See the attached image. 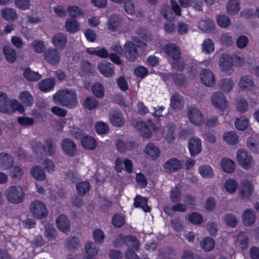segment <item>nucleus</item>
Masks as SVG:
<instances>
[{"label": "nucleus", "instance_id": "f257e3e1", "mask_svg": "<svg viewBox=\"0 0 259 259\" xmlns=\"http://www.w3.org/2000/svg\"><path fill=\"white\" fill-rule=\"evenodd\" d=\"M76 93L72 90H60L53 96V100L58 105L73 108L77 105Z\"/></svg>", "mask_w": 259, "mask_h": 259}, {"label": "nucleus", "instance_id": "f03ea898", "mask_svg": "<svg viewBox=\"0 0 259 259\" xmlns=\"http://www.w3.org/2000/svg\"><path fill=\"white\" fill-rule=\"evenodd\" d=\"M5 194L8 201L14 204L21 203L25 196L23 190L20 187L16 186L9 187Z\"/></svg>", "mask_w": 259, "mask_h": 259}, {"label": "nucleus", "instance_id": "7ed1b4c3", "mask_svg": "<svg viewBox=\"0 0 259 259\" xmlns=\"http://www.w3.org/2000/svg\"><path fill=\"white\" fill-rule=\"evenodd\" d=\"M146 46V44L143 42L139 41V44L136 45L132 41H127L123 46V55L128 61L134 62L139 56L137 47L144 48Z\"/></svg>", "mask_w": 259, "mask_h": 259}, {"label": "nucleus", "instance_id": "20e7f679", "mask_svg": "<svg viewBox=\"0 0 259 259\" xmlns=\"http://www.w3.org/2000/svg\"><path fill=\"white\" fill-rule=\"evenodd\" d=\"M29 210L34 217L39 219L46 217L48 213L45 204L38 200H34L31 203Z\"/></svg>", "mask_w": 259, "mask_h": 259}, {"label": "nucleus", "instance_id": "39448f33", "mask_svg": "<svg viewBox=\"0 0 259 259\" xmlns=\"http://www.w3.org/2000/svg\"><path fill=\"white\" fill-rule=\"evenodd\" d=\"M237 159L239 164L244 168L248 169L254 164L252 156L244 150H239L237 153Z\"/></svg>", "mask_w": 259, "mask_h": 259}, {"label": "nucleus", "instance_id": "423d86ee", "mask_svg": "<svg viewBox=\"0 0 259 259\" xmlns=\"http://www.w3.org/2000/svg\"><path fill=\"white\" fill-rule=\"evenodd\" d=\"M44 58L50 64L57 65L60 61L61 53L58 49L50 48L45 51Z\"/></svg>", "mask_w": 259, "mask_h": 259}, {"label": "nucleus", "instance_id": "0eeeda50", "mask_svg": "<svg viewBox=\"0 0 259 259\" xmlns=\"http://www.w3.org/2000/svg\"><path fill=\"white\" fill-rule=\"evenodd\" d=\"M187 116L190 121L193 124L199 125L203 122V115L197 108L191 106L187 109Z\"/></svg>", "mask_w": 259, "mask_h": 259}, {"label": "nucleus", "instance_id": "6e6552de", "mask_svg": "<svg viewBox=\"0 0 259 259\" xmlns=\"http://www.w3.org/2000/svg\"><path fill=\"white\" fill-rule=\"evenodd\" d=\"M212 104L221 110H224L227 108L228 101L221 92H216L211 96Z\"/></svg>", "mask_w": 259, "mask_h": 259}, {"label": "nucleus", "instance_id": "1a4fd4ad", "mask_svg": "<svg viewBox=\"0 0 259 259\" xmlns=\"http://www.w3.org/2000/svg\"><path fill=\"white\" fill-rule=\"evenodd\" d=\"M61 147L63 152L69 157L74 156L77 153V148L75 144L69 138L63 139Z\"/></svg>", "mask_w": 259, "mask_h": 259}, {"label": "nucleus", "instance_id": "9d476101", "mask_svg": "<svg viewBox=\"0 0 259 259\" xmlns=\"http://www.w3.org/2000/svg\"><path fill=\"white\" fill-rule=\"evenodd\" d=\"M201 82L205 86L211 87L215 83V77L211 71L207 69H202L200 73Z\"/></svg>", "mask_w": 259, "mask_h": 259}, {"label": "nucleus", "instance_id": "9b49d317", "mask_svg": "<svg viewBox=\"0 0 259 259\" xmlns=\"http://www.w3.org/2000/svg\"><path fill=\"white\" fill-rule=\"evenodd\" d=\"M220 64L222 71L231 73L233 72L232 59L228 54H223L220 59Z\"/></svg>", "mask_w": 259, "mask_h": 259}, {"label": "nucleus", "instance_id": "f8f14e48", "mask_svg": "<svg viewBox=\"0 0 259 259\" xmlns=\"http://www.w3.org/2000/svg\"><path fill=\"white\" fill-rule=\"evenodd\" d=\"M188 147L192 156H196L201 150V141L195 137L191 138L188 142Z\"/></svg>", "mask_w": 259, "mask_h": 259}, {"label": "nucleus", "instance_id": "ddd939ff", "mask_svg": "<svg viewBox=\"0 0 259 259\" xmlns=\"http://www.w3.org/2000/svg\"><path fill=\"white\" fill-rule=\"evenodd\" d=\"M110 122L116 126H122L124 125V118L122 113L119 110H114L109 113Z\"/></svg>", "mask_w": 259, "mask_h": 259}, {"label": "nucleus", "instance_id": "4468645a", "mask_svg": "<svg viewBox=\"0 0 259 259\" xmlns=\"http://www.w3.org/2000/svg\"><path fill=\"white\" fill-rule=\"evenodd\" d=\"M100 72L105 77H111L114 74L113 65L107 61H103L98 65Z\"/></svg>", "mask_w": 259, "mask_h": 259}, {"label": "nucleus", "instance_id": "2eb2a0df", "mask_svg": "<svg viewBox=\"0 0 259 259\" xmlns=\"http://www.w3.org/2000/svg\"><path fill=\"white\" fill-rule=\"evenodd\" d=\"M56 222L58 229L62 232L67 233L70 231V222L66 216L60 215Z\"/></svg>", "mask_w": 259, "mask_h": 259}, {"label": "nucleus", "instance_id": "dca6fc26", "mask_svg": "<svg viewBox=\"0 0 259 259\" xmlns=\"http://www.w3.org/2000/svg\"><path fill=\"white\" fill-rule=\"evenodd\" d=\"M182 166L181 161L176 158H171L165 162L163 167L167 172H173Z\"/></svg>", "mask_w": 259, "mask_h": 259}, {"label": "nucleus", "instance_id": "f3484780", "mask_svg": "<svg viewBox=\"0 0 259 259\" xmlns=\"http://www.w3.org/2000/svg\"><path fill=\"white\" fill-rule=\"evenodd\" d=\"M184 104L183 98L180 94L175 93L171 97L170 107L172 110L176 111L181 110L184 106Z\"/></svg>", "mask_w": 259, "mask_h": 259}, {"label": "nucleus", "instance_id": "a211bd4d", "mask_svg": "<svg viewBox=\"0 0 259 259\" xmlns=\"http://www.w3.org/2000/svg\"><path fill=\"white\" fill-rule=\"evenodd\" d=\"M67 40L66 34L63 33H58L53 36L52 42L55 47L63 50L66 47Z\"/></svg>", "mask_w": 259, "mask_h": 259}, {"label": "nucleus", "instance_id": "6ab92c4d", "mask_svg": "<svg viewBox=\"0 0 259 259\" xmlns=\"http://www.w3.org/2000/svg\"><path fill=\"white\" fill-rule=\"evenodd\" d=\"M164 50L166 54L172 59L179 58L181 57L180 48L174 44L166 45Z\"/></svg>", "mask_w": 259, "mask_h": 259}, {"label": "nucleus", "instance_id": "aec40b11", "mask_svg": "<svg viewBox=\"0 0 259 259\" xmlns=\"http://www.w3.org/2000/svg\"><path fill=\"white\" fill-rule=\"evenodd\" d=\"M82 147L87 150H92L95 149L97 145L96 140L90 136H84L81 139Z\"/></svg>", "mask_w": 259, "mask_h": 259}, {"label": "nucleus", "instance_id": "412c9836", "mask_svg": "<svg viewBox=\"0 0 259 259\" xmlns=\"http://www.w3.org/2000/svg\"><path fill=\"white\" fill-rule=\"evenodd\" d=\"M241 184L242 188L240 192V195L242 198H248L253 193V185L251 182L246 180L243 181Z\"/></svg>", "mask_w": 259, "mask_h": 259}, {"label": "nucleus", "instance_id": "4be33fe9", "mask_svg": "<svg viewBox=\"0 0 259 259\" xmlns=\"http://www.w3.org/2000/svg\"><path fill=\"white\" fill-rule=\"evenodd\" d=\"M226 11L230 16L236 15L240 9L239 0H229L226 4Z\"/></svg>", "mask_w": 259, "mask_h": 259}, {"label": "nucleus", "instance_id": "5701e85b", "mask_svg": "<svg viewBox=\"0 0 259 259\" xmlns=\"http://www.w3.org/2000/svg\"><path fill=\"white\" fill-rule=\"evenodd\" d=\"M13 164V158L6 153H0V167L4 169L10 168Z\"/></svg>", "mask_w": 259, "mask_h": 259}, {"label": "nucleus", "instance_id": "b1692460", "mask_svg": "<svg viewBox=\"0 0 259 259\" xmlns=\"http://www.w3.org/2000/svg\"><path fill=\"white\" fill-rule=\"evenodd\" d=\"M10 100L7 94L3 92H0V112L11 114L12 111L10 110Z\"/></svg>", "mask_w": 259, "mask_h": 259}, {"label": "nucleus", "instance_id": "393cba45", "mask_svg": "<svg viewBox=\"0 0 259 259\" xmlns=\"http://www.w3.org/2000/svg\"><path fill=\"white\" fill-rule=\"evenodd\" d=\"M144 152L152 159H155L158 158L160 153L159 149L151 142L147 144L144 150Z\"/></svg>", "mask_w": 259, "mask_h": 259}, {"label": "nucleus", "instance_id": "a878e982", "mask_svg": "<svg viewBox=\"0 0 259 259\" xmlns=\"http://www.w3.org/2000/svg\"><path fill=\"white\" fill-rule=\"evenodd\" d=\"M243 222L246 226H251L256 220L254 211L251 209H247L242 214Z\"/></svg>", "mask_w": 259, "mask_h": 259}, {"label": "nucleus", "instance_id": "bb28decb", "mask_svg": "<svg viewBox=\"0 0 259 259\" xmlns=\"http://www.w3.org/2000/svg\"><path fill=\"white\" fill-rule=\"evenodd\" d=\"M234 85L233 80L231 78H225L221 79L219 82V86L221 91L225 93H229Z\"/></svg>", "mask_w": 259, "mask_h": 259}, {"label": "nucleus", "instance_id": "cd10ccee", "mask_svg": "<svg viewBox=\"0 0 259 259\" xmlns=\"http://www.w3.org/2000/svg\"><path fill=\"white\" fill-rule=\"evenodd\" d=\"M214 23L209 18L200 20L198 24V28L206 32L212 31L214 30Z\"/></svg>", "mask_w": 259, "mask_h": 259}, {"label": "nucleus", "instance_id": "c85d7f7f", "mask_svg": "<svg viewBox=\"0 0 259 259\" xmlns=\"http://www.w3.org/2000/svg\"><path fill=\"white\" fill-rule=\"evenodd\" d=\"M55 84V80L53 78L43 79L38 82V85L40 90L44 92L51 91Z\"/></svg>", "mask_w": 259, "mask_h": 259}, {"label": "nucleus", "instance_id": "c756f323", "mask_svg": "<svg viewBox=\"0 0 259 259\" xmlns=\"http://www.w3.org/2000/svg\"><path fill=\"white\" fill-rule=\"evenodd\" d=\"M6 60L9 63H13L17 58L16 51L10 46H4L3 49Z\"/></svg>", "mask_w": 259, "mask_h": 259}, {"label": "nucleus", "instance_id": "7c9ffc66", "mask_svg": "<svg viewBox=\"0 0 259 259\" xmlns=\"http://www.w3.org/2000/svg\"><path fill=\"white\" fill-rule=\"evenodd\" d=\"M65 27L69 33H74L79 30V24L75 19L69 18L65 22Z\"/></svg>", "mask_w": 259, "mask_h": 259}, {"label": "nucleus", "instance_id": "2f4dec72", "mask_svg": "<svg viewBox=\"0 0 259 259\" xmlns=\"http://www.w3.org/2000/svg\"><path fill=\"white\" fill-rule=\"evenodd\" d=\"M136 128L139 130L142 136L145 138H149L152 134L149 126L143 121H138L136 125Z\"/></svg>", "mask_w": 259, "mask_h": 259}, {"label": "nucleus", "instance_id": "473e14b6", "mask_svg": "<svg viewBox=\"0 0 259 259\" xmlns=\"http://www.w3.org/2000/svg\"><path fill=\"white\" fill-rule=\"evenodd\" d=\"M31 174L32 177L38 181L44 180L46 178V174L43 168L39 165H35L31 168Z\"/></svg>", "mask_w": 259, "mask_h": 259}, {"label": "nucleus", "instance_id": "72a5a7b5", "mask_svg": "<svg viewBox=\"0 0 259 259\" xmlns=\"http://www.w3.org/2000/svg\"><path fill=\"white\" fill-rule=\"evenodd\" d=\"M134 206L141 207L145 212H149L150 207L147 205V199L141 196H137L135 198Z\"/></svg>", "mask_w": 259, "mask_h": 259}, {"label": "nucleus", "instance_id": "f704fd0d", "mask_svg": "<svg viewBox=\"0 0 259 259\" xmlns=\"http://www.w3.org/2000/svg\"><path fill=\"white\" fill-rule=\"evenodd\" d=\"M3 17L7 21H13L17 18L16 10L11 8H6L1 11Z\"/></svg>", "mask_w": 259, "mask_h": 259}, {"label": "nucleus", "instance_id": "c9c22d12", "mask_svg": "<svg viewBox=\"0 0 259 259\" xmlns=\"http://www.w3.org/2000/svg\"><path fill=\"white\" fill-rule=\"evenodd\" d=\"M175 126L174 125L166 126L163 130V136L169 143H172L175 140Z\"/></svg>", "mask_w": 259, "mask_h": 259}, {"label": "nucleus", "instance_id": "e433bc0d", "mask_svg": "<svg viewBox=\"0 0 259 259\" xmlns=\"http://www.w3.org/2000/svg\"><path fill=\"white\" fill-rule=\"evenodd\" d=\"M201 248L205 251L208 252L212 250L215 245V242L213 239L211 237H205L203 238L200 243Z\"/></svg>", "mask_w": 259, "mask_h": 259}, {"label": "nucleus", "instance_id": "4c0bfd02", "mask_svg": "<svg viewBox=\"0 0 259 259\" xmlns=\"http://www.w3.org/2000/svg\"><path fill=\"white\" fill-rule=\"evenodd\" d=\"M24 77L29 81H36L41 77V75L32 70L30 68H26L23 73Z\"/></svg>", "mask_w": 259, "mask_h": 259}, {"label": "nucleus", "instance_id": "58836bf2", "mask_svg": "<svg viewBox=\"0 0 259 259\" xmlns=\"http://www.w3.org/2000/svg\"><path fill=\"white\" fill-rule=\"evenodd\" d=\"M19 100L26 106H31L33 104V97L27 91H23L19 94Z\"/></svg>", "mask_w": 259, "mask_h": 259}, {"label": "nucleus", "instance_id": "ea45409f", "mask_svg": "<svg viewBox=\"0 0 259 259\" xmlns=\"http://www.w3.org/2000/svg\"><path fill=\"white\" fill-rule=\"evenodd\" d=\"M221 165L223 170L227 173H231L235 169V163L231 159L223 158L221 161Z\"/></svg>", "mask_w": 259, "mask_h": 259}, {"label": "nucleus", "instance_id": "a19ab883", "mask_svg": "<svg viewBox=\"0 0 259 259\" xmlns=\"http://www.w3.org/2000/svg\"><path fill=\"white\" fill-rule=\"evenodd\" d=\"M239 85L243 90H250L253 87L254 83L249 76H245L241 78Z\"/></svg>", "mask_w": 259, "mask_h": 259}, {"label": "nucleus", "instance_id": "79ce46f5", "mask_svg": "<svg viewBox=\"0 0 259 259\" xmlns=\"http://www.w3.org/2000/svg\"><path fill=\"white\" fill-rule=\"evenodd\" d=\"M172 11L171 8L166 5H163L160 9L162 15L169 21L174 20L175 17Z\"/></svg>", "mask_w": 259, "mask_h": 259}, {"label": "nucleus", "instance_id": "37998d69", "mask_svg": "<svg viewBox=\"0 0 259 259\" xmlns=\"http://www.w3.org/2000/svg\"><path fill=\"white\" fill-rule=\"evenodd\" d=\"M119 18L116 15H112L109 18L107 22L108 29L112 31H115L119 26Z\"/></svg>", "mask_w": 259, "mask_h": 259}, {"label": "nucleus", "instance_id": "c03bdc74", "mask_svg": "<svg viewBox=\"0 0 259 259\" xmlns=\"http://www.w3.org/2000/svg\"><path fill=\"white\" fill-rule=\"evenodd\" d=\"M45 143L46 145V152L49 155H54L56 150L57 146L54 142V139L52 137L48 138L45 140Z\"/></svg>", "mask_w": 259, "mask_h": 259}, {"label": "nucleus", "instance_id": "a18cd8bd", "mask_svg": "<svg viewBox=\"0 0 259 259\" xmlns=\"http://www.w3.org/2000/svg\"><path fill=\"white\" fill-rule=\"evenodd\" d=\"M199 172L201 176L205 178H211L213 176V172L211 166L202 165L199 168Z\"/></svg>", "mask_w": 259, "mask_h": 259}, {"label": "nucleus", "instance_id": "49530a36", "mask_svg": "<svg viewBox=\"0 0 259 259\" xmlns=\"http://www.w3.org/2000/svg\"><path fill=\"white\" fill-rule=\"evenodd\" d=\"M45 235L49 240L51 241L55 239L56 236V230L53 225L47 224L45 226Z\"/></svg>", "mask_w": 259, "mask_h": 259}, {"label": "nucleus", "instance_id": "de8ad7c7", "mask_svg": "<svg viewBox=\"0 0 259 259\" xmlns=\"http://www.w3.org/2000/svg\"><path fill=\"white\" fill-rule=\"evenodd\" d=\"M124 243L130 248L138 250L139 249L138 240L132 235L125 236Z\"/></svg>", "mask_w": 259, "mask_h": 259}, {"label": "nucleus", "instance_id": "09e8293b", "mask_svg": "<svg viewBox=\"0 0 259 259\" xmlns=\"http://www.w3.org/2000/svg\"><path fill=\"white\" fill-rule=\"evenodd\" d=\"M216 18L218 25L222 28H227L230 25L231 20L226 15H217Z\"/></svg>", "mask_w": 259, "mask_h": 259}, {"label": "nucleus", "instance_id": "8fccbe9b", "mask_svg": "<svg viewBox=\"0 0 259 259\" xmlns=\"http://www.w3.org/2000/svg\"><path fill=\"white\" fill-rule=\"evenodd\" d=\"M10 110L12 111V113L16 111H19L21 113L24 112L23 106L16 100H11L9 101Z\"/></svg>", "mask_w": 259, "mask_h": 259}, {"label": "nucleus", "instance_id": "3c124183", "mask_svg": "<svg viewBox=\"0 0 259 259\" xmlns=\"http://www.w3.org/2000/svg\"><path fill=\"white\" fill-rule=\"evenodd\" d=\"M83 105L85 108L91 110L98 106V102L95 97H88L84 100Z\"/></svg>", "mask_w": 259, "mask_h": 259}, {"label": "nucleus", "instance_id": "603ef678", "mask_svg": "<svg viewBox=\"0 0 259 259\" xmlns=\"http://www.w3.org/2000/svg\"><path fill=\"white\" fill-rule=\"evenodd\" d=\"M31 45L33 51L38 54H41L44 52L46 48L44 42L38 39L33 40L31 42Z\"/></svg>", "mask_w": 259, "mask_h": 259}, {"label": "nucleus", "instance_id": "864d4df0", "mask_svg": "<svg viewBox=\"0 0 259 259\" xmlns=\"http://www.w3.org/2000/svg\"><path fill=\"white\" fill-rule=\"evenodd\" d=\"M33 149L36 155L40 158L44 156L46 151V146L40 142L35 143L33 146Z\"/></svg>", "mask_w": 259, "mask_h": 259}, {"label": "nucleus", "instance_id": "5fc2aeb1", "mask_svg": "<svg viewBox=\"0 0 259 259\" xmlns=\"http://www.w3.org/2000/svg\"><path fill=\"white\" fill-rule=\"evenodd\" d=\"M90 185L89 182H82L77 183L76 186V190L78 194L83 196L90 190Z\"/></svg>", "mask_w": 259, "mask_h": 259}, {"label": "nucleus", "instance_id": "6e6d98bb", "mask_svg": "<svg viewBox=\"0 0 259 259\" xmlns=\"http://www.w3.org/2000/svg\"><path fill=\"white\" fill-rule=\"evenodd\" d=\"M224 220L227 226L232 228L235 227L238 223L237 219L232 213L226 214L224 217Z\"/></svg>", "mask_w": 259, "mask_h": 259}, {"label": "nucleus", "instance_id": "4d7b16f0", "mask_svg": "<svg viewBox=\"0 0 259 259\" xmlns=\"http://www.w3.org/2000/svg\"><path fill=\"white\" fill-rule=\"evenodd\" d=\"M92 91L94 95L99 98H102L104 96V88L103 85L99 82H96L93 84Z\"/></svg>", "mask_w": 259, "mask_h": 259}, {"label": "nucleus", "instance_id": "13d9d810", "mask_svg": "<svg viewBox=\"0 0 259 259\" xmlns=\"http://www.w3.org/2000/svg\"><path fill=\"white\" fill-rule=\"evenodd\" d=\"M248 125L247 118L245 116H242L237 118L235 121V126L236 128L240 131L246 130Z\"/></svg>", "mask_w": 259, "mask_h": 259}, {"label": "nucleus", "instance_id": "bf43d9fd", "mask_svg": "<svg viewBox=\"0 0 259 259\" xmlns=\"http://www.w3.org/2000/svg\"><path fill=\"white\" fill-rule=\"evenodd\" d=\"M80 67L81 70L88 74H92L95 71L94 65L87 61H82Z\"/></svg>", "mask_w": 259, "mask_h": 259}, {"label": "nucleus", "instance_id": "052dcab7", "mask_svg": "<svg viewBox=\"0 0 259 259\" xmlns=\"http://www.w3.org/2000/svg\"><path fill=\"white\" fill-rule=\"evenodd\" d=\"M67 10L69 15L72 17L77 18L84 14L81 9L76 6L68 7Z\"/></svg>", "mask_w": 259, "mask_h": 259}, {"label": "nucleus", "instance_id": "680f3d73", "mask_svg": "<svg viewBox=\"0 0 259 259\" xmlns=\"http://www.w3.org/2000/svg\"><path fill=\"white\" fill-rule=\"evenodd\" d=\"M202 51L205 53L209 54L214 51V44L210 39H205L202 45Z\"/></svg>", "mask_w": 259, "mask_h": 259}, {"label": "nucleus", "instance_id": "e2e57ef3", "mask_svg": "<svg viewBox=\"0 0 259 259\" xmlns=\"http://www.w3.org/2000/svg\"><path fill=\"white\" fill-rule=\"evenodd\" d=\"M172 60L173 61L171 63L172 68L180 71H182L185 68L186 64L184 61L181 59V56L179 58L172 59Z\"/></svg>", "mask_w": 259, "mask_h": 259}, {"label": "nucleus", "instance_id": "0e129e2a", "mask_svg": "<svg viewBox=\"0 0 259 259\" xmlns=\"http://www.w3.org/2000/svg\"><path fill=\"white\" fill-rule=\"evenodd\" d=\"M181 196V190L177 187H174L170 191V199L172 202L176 203L180 201Z\"/></svg>", "mask_w": 259, "mask_h": 259}, {"label": "nucleus", "instance_id": "69168bd1", "mask_svg": "<svg viewBox=\"0 0 259 259\" xmlns=\"http://www.w3.org/2000/svg\"><path fill=\"white\" fill-rule=\"evenodd\" d=\"M236 245L242 249L246 247L248 244V238L245 236L243 233H240L238 234L236 239Z\"/></svg>", "mask_w": 259, "mask_h": 259}, {"label": "nucleus", "instance_id": "338daca9", "mask_svg": "<svg viewBox=\"0 0 259 259\" xmlns=\"http://www.w3.org/2000/svg\"><path fill=\"white\" fill-rule=\"evenodd\" d=\"M224 140L229 144H234L238 141L237 135L233 132L226 133L224 135Z\"/></svg>", "mask_w": 259, "mask_h": 259}, {"label": "nucleus", "instance_id": "774afa93", "mask_svg": "<svg viewBox=\"0 0 259 259\" xmlns=\"http://www.w3.org/2000/svg\"><path fill=\"white\" fill-rule=\"evenodd\" d=\"M85 250L89 256L95 255L98 252V249L95 244L92 242H88L86 243Z\"/></svg>", "mask_w": 259, "mask_h": 259}]
</instances>
